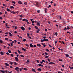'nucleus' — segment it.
<instances>
[{
	"mask_svg": "<svg viewBox=\"0 0 73 73\" xmlns=\"http://www.w3.org/2000/svg\"><path fill=\"white\" fill-rule=\"evenodd\" d=\"M24 10V11H27V8H25Z\"/></svg>",
	"mask_w": 73,
	"mask_h": 73,
	"instance_id": "nucleus-56",
	"label": "nucleus"
},
{
	"mask_svg": "<svg viewBox=\"0 0 73 73\" xmlns=\"http://www.w3.org/2000/svg\"><path fill=\"white\" fill-rule=\"evenodd\" d=\"M58 49H59V50H61L62 51V50H63L62 49H61L59 48Z\"/></svg>",
	"mask_w": 73,
	"mask_h": 73,
	"instance_id": "nucleus-46",
	"label": "nucleus"
},
{
	"mask_svg": "<svg viewBox=\"0 0 73 73\" xmlns=\"http://www.w3.org/2000/svg\"><path fill=\"white\" fill-rule=\"evenodd\" d=\"M6 54H7V55H9H9L10 54H9L8 52H6Z\"/></svg>",
	"mask_w": 73,
	"mask_h": 73,
	"instance_id": "nucleus-32",
	"label": "nucleus"
},
{
	"mask_svg": "<svg viewBox=\"0 0 73 73\" xmlns=\"http://www.w3.org/2000/svg\"><path fill=\"white\" fill-rule=\"evenodd\" d=\"M45 54L46 55H48V53L45 52Z\"/></svg>",
	"mask_w": 73,
	"mask_h": 73,
	"instance_id": "nucleus-57",
	"label": "nucleus"
},
{
	"mask_svg": "<svg viewBox=\"0 0 73 73\" xmlns=\"http://www.w3.org/2000/svg\"><path fill=\"white\" fill-rule=\"evenodd\" d=\"M40 60H36V61L37 62H38V63H39V61Z\"/></svg>",
	"mask_w": 73,
	"mask_h": 73,
	"instance_id": "nucleus-44",
	"label": "nucleus"
},
{
	"mask_svg": "<svg viewBox=\"0 0 73 73\" xmlns=\"http://www.w3.org/2000/svg\"><path fill=\"white\" fill-rule=\"evenodd\" d=\"M24 4L25 5H27V2H25L24 3Z\"/></svg>",
	"mask_w": 73,
	"mask_h": 73,
	"instance_id": "nucleus-39",
	"label": "nucleus"
},
{
	"mask_svg": "<svg viewBox=\"0 0 73 73\" xmlns=\"http://www.w3.org/2000/svg\"><path fill=\"white\" fill-rule=\"evenodd\" d=\"M22 49L23 50H24V51H26V50L24 48H22Z\"/></svg>",
	"mask_w": 73,
	"mask_h": 73,
	"instance_id": "nucleus-20",
	"label": "nucleus"
},
{
	"mask_svg": "<svg viewBox=\"0 0 73 73\" xmlns=\"http://www.w3.org/2000/svg\"><path fill=\"white\" fill-rule=\"evenodd\" d=\"M27 36H29V33L27 34Z\"/></svg>",
	"mask_w": 73,
	"mask_h": 73,
	"instance_id": "nucleus-63",
	"label": "nucleus"
},
{
	"mask_svg": "<svg viewBox=\"0 0 73 73\" xmlns=\"http://www.w3.org/2000/svg\"><path fill=\"white\" fill-rule=\"evenodd\" d=\"M25 20H26V19H23L22 20V21H25Z\"/></svg>",
	"mask_w": 73,
	"mask_h": 73,
	"instance_id": "nucleus-41",
	"label": "nucleus"
},
{
	"mask_svg": "<svg viewBox=\"0 0 73 73\" xmlns=\"http://www.w3.org/2000/svg\"><path fill=\"white\" fill-rule=\"evenodd\" d=\"M8 73V71L7 70H5V73Z\"/></svg>",
	"mask_w": 73,
	"mask_h": 73,
	"instance_id": "nucleus-37",
	"label": "nucleus"
},
{
	"mask_svg": "<svg viewBox=\"0 0 73 73\" xmlns=\"http://www.w3.org/2000/svg\"><path fill=\"white\" fill-rule=\"evenodd\" d=\"M46 51L47 52H49V49H46Z\"/></svg>",
	"mask_w": 73,
	"mask_h": 73,
	"instance_id": "nucleus-60",
	"label": "nucleus"
},
{
	"mask_svg": "<svg viewBox=\"0 0 73 73\" xmlns=\"http://www.w3.org/2000/svg\"><path fill=\"white\" fill-rule=\"evenodd\" d=\"M52 11L53 12H54V11H55V9H52Z\"/></svg>",
	"mask_w": 73,
	"mask_h": 73,
	"instance_id": "nucleus-58",
	"label": "nucleus"
},
{
	"mask_svg": "<svg viewBox=\"0 0 73 73\" xmlns=\"http://www.w3.org/2000/svg\"><path fill=\"white\" fill-rule=\"evenodd\" d=\"M36 7L37 8H38V7H39V6H40V3L39 2H36Z\"/></svg>",
	"mask_w": 73,
	"mask_h": 73,
	"instance_id": "nucleus-1",
	"label": "nucleus"
},
{
	"mask_svg": "<svg viewBox=\"0 0 73 73\" xmlns=\"http://www.w3.org/2000/svg\"><path fill=\"white\" fill-rule=\"evenodd\" d=\"M19 38H21V39H23V38H22V37H21V36H19Z\"/></svg>",
	"mask_w": 73,
	"mask_h": 73,
	"instance_id": "nucleus-51",
	"label": "nucleus"
},
{
	"mask_svg": "<svg viewBox=\"0 0 73 73\" xmlns=\"http://www.w3.org/2000/svg\"><path fill=\"white\" fill-rule=\"evenodd\" d=\"M23 41L24 42H25V41H27V39H24L23 40Z\"/></svg>",
	"mask_w": 73,
	"mask_h": 73,
	"instance_id": "nucleus-36",
	"label": "nucleus"
},
{
	"mask_svg": "<svg viewBox=\"0 0 73 73\" xmlns=\"http://www.w3.org/2000/svg\"><path fill=\"white\" fill-rule=\"evenodd\" d=\"M19 68L18 67H17L15 68V70H17H17H19Z\"/></svg>",
	"mask_w": 73,
	"mask_h": 73,
	"instance_id": "nucleus-5",
	"label": "nucleus"
},
{
	"mask_svg": "<svg viewBox=\"0 0 73 73\" xmlns=\"http://www.w3.org/2000/svg\"><path fill=\"white\" fill-rule=\"evenodd\" d=\"M43 38H44V39H45V38H46V36H43Z\"/></svg>",
	"mask_w": 73,
	"mask_h": 73,
	"instance_id": "nucleus-45",
	"label": "nucleus"
},
{
	"mask_svg": "<svg viewBox=\"0 0 73 73\" xmlns=\"http://www.w3.org/2000/svg\"><path fill=\"white\" fill-rule=\"evenodd\" d=\"M36 25H38L39 26H40V23H38V22H37L36 23Z\"/></svg>",
	"mask_w": 73,
	"mask_h": 73,
	"instance_id": "nucleus-18",
	"label": "nucleus"
},
{
	"mask_svg": "<svg viewBox=\"0 0 73 73\" xmlns=\"http://www.w3.org/2000/svg\"><path fill=\"white\" fill-rule=\"evenodd\" d=\"M30 47H33V46H34L32 45V43H31L30 44Z\"/></svg>",
	"mask_w": 73,
	"mask_h": 73,
	"instance_id": "nucleus-15",
	"label": "nucleus"
},
{
	"mask_svg": "<svg viewBox=\"0 0 73 73\" xmlns=\"http://www.w3.org/2000/svg\"><path fill=\"white\" fill-rule=\"evenodd\" d=\"M47 10V8H44V13H47V11H46V10Z\"/></svg>",
	"mask_w": 73,
	"mask_h": 73,
	"instance_id": "nucleus-7",
	"label": "nucleus"
},
{
	"mask_svg": "<svg viewBox=\"0 0 73 73\" xmlns=\"http://www.w3.org/2000/svg\"><path fill=\"white\" fill-rule=\"evenodd\" d=\"M20 56L21 57H24V56L23 55H21Z\"/></svg>",
	"mask_w": 73,
	"mask_h": 73,
	"instance_id": "nucleus-27",
	"label": "nucleus"
},
{
	"mask_svg": "<svg viewBox=\"0 0 73 73\" xmlns=\"http://www.w3.org/2000/svg\"><path fill=\"white\" fill-rule=\"evenodd\" d=\"M69 68H70V69H73V67H71L70 66H69Z\"/></svg>",
	"mask_w": 73,
	"mask_h": 73,
	"instance_id": "nucleus-28",
	"label": "nucleus"
},
{
	"mask_svg": "<svg viewBox=\"0 0 73 73\" xmlns=\"http://www.w3.org/2000/svg\"><path fill=\"white\" fill-rule=\"evenodd\" d=\"M52 64H53L54 65H55V64H56V63H54L53 62H52Z\"/></svg>",
	"mask_w": 73,
	"mask_h": 73,
	"instance_id": "nucleus-47",
	"label": "nucleus"
},
{
	"mask_svg": "<svg viewBox=\"0 0 73 73\" xmlns=\"http://www.w3.org/2000/svg\"><path fill=\"white\" fill-rule=\"evenodd\" d=\"M63 31H67V28L65 27L64 29H63Z\"/></svg>",
	"mask_w": 73,
	"mask_h": 73,
	"instance_id": "nucleus-19",
	"label": "nucleus"
},
{
	"mask_svg": "<svg viewBox=\"0 0 73 73\" xmlns=\"http://www.w3.org/2000/svg\"><path fill=\"white\" fill-rule=\"evenodd\" d=\"M44 41H48V39H44L43 40Z\"/></svg>",
	"mask_w": 73,
	"mask_h": 73,
	"instance_id": "nucleus-6",
	"label": "nucleus"
},
{
	"mask_svg": "<svg viewBox=\"0 0 73 73\" xmlns=\"http://www.w3.org/2000/svg\"><path fill=\"white\" fill-rule=\"evenodd\" d=\"M48 46H50V47H52V45H51L50 44H48Z\"/></svg>",
	"mask_w": 73,
	"mask_h": 73,
	"instance_id": "nucleus-38",
	"label": "nucleus"
},
{
	"mask_svg": "<svg viewBox=\"0 0 73 73\" xmlns=\"http://www.w3.org/2000/svg\"><path fill=\"white\" fill-rule=\"evenodd\" d=\"M67 29H68V30H69V29H70V28H69V26H67Z\"/></svg>",
	"mask_w": 73,
	"mask_h": 73,
	"instance_id": "nucleus-30",
	"label": "nucleus"
},
{
	"mask_svg": "<svg viewBox=\"0 0 73 73\" xmlns=\"http://www.w3.org/2000/svg\"><path fill=\"white\" fill-rule=\"evenodd\" d=\"M12 2L13 3V4H15V3H16V2L14 1H13Z\"/></svg>",
	"mask_w": 73,
	"mask_h": 73,
	"instance_id": "nucleus-40",
	"label": "nucleus"
},
{
	"mask_svg": "<svg viewBox=\"0 0 73 73\" xmlns=\"http://www.w3.org/2000/svg\"><path fill=\"white\" fill-rule=\"evenodd\" d=\"M37 13H40V10H39L37 11Z\"/></svg>",
	"mask_w": 73,
	"mask_h": 73,
	"instance_id": "nucleus-31",
	"label": "nucleus"
},
{
	"mask_svg": "<svg viewBox=\"0 0 73 73\" xmlns=\"http://www.w3.org/2000/svg\"><path fill=\"white\" fill-rule=\"evenodd\" d=\"M48 57H49V56H46L45 57V58H48Z\"/></svg>",
	"mask_w": 73,
	"mask_h": 73,
	"instance_id": "nucleus-43",
	"label": "nucleus"
},
{
	"mask_svg": "<svg viewBox=\"0 0 73 73\" xmlns=\"http://www.w3.org/2000/svg\"><path fill=\"white\" fill-rule=\"evenodd\" d=\"M8 52H9V53H11L12 52H11V50H8Z\"/></svg>",
	"mask_w": 73,
	"mask_h": 73,
	"instance_id": "nucleus-33",
	"label": "nucleus"
},
{
	"mask_svg": "<svg viewBox=\"0 0 73 73\" xmlns=\"http://www.w3.org/2000/svg\"><path fill=\"white\" fill-rule=\"evenodd\" d=\"M37 70H38V71H40V72H41L42 70L41 68H38Z\"/></svg>",
	"mask_w": 73,
	"mask_h": 73,
	"instance_id": "nucleus-8",
	"label": "nucleus"
},
{
	"mask_svg": "<svg viewBox=\"0 0 73 73\" xmlns=\"http://www.w3.org/2000/svg\"><path fill=\"white\" fill-rule=\"evenodd\" d=\"M27 24H30V23H29V22L28 21H27Z\"/></svg>",
	"mask_w": 73,
	"mask_h": 73,
	"instance_id": "nucleus-59",
	"label": "nucleus"
},
{
	"mask_svg": "<svg viewBox=\"0 0 73 73\" xmlns=\"http://www.w3.org/2000/svg\"><path fill=\"white\" fill-rule=\"evenodd\" d=\"M5 40H9V39L8 38H5Z\"/></svg>",
	"mask_w": 73,
	"mask_h": 73,
	"instance_id": "nucleus-29",
	"label": "nucleus"
},
{
	"mask_svg": "<svg viewBox=\"0 0 73 73\" xmlns=\"http://www.w3.org/2000/svg\"><path fill=\"white\" fill-rule=\"evenodd\" d=\"M14 65H17V63L15 62H14Z\"/></svg>",
	"mask_w": 73,
	"mask_h": 73,
	"instance_id": "nucleus-22",
	"label": "nucleus"
},
{
	"mask_svg": "<svg viewBox=\"0 0 73 73\" xmlns=\"http://www.w3.org/2000/svg\"><path fill=\"white\" fill-rule=\"evenodd\" d=\"M65 56L66 57H69V55L68 54H66Z\"/></svg>",
	"mask_w": 73,
	"mask_h": 73,
	"instance_id": "nucleus-26",
	"label": "nucleus"
},
{
	"mask_svg": "<svg viewBox=\"0 0 73 73\" xmlns=\"http://www.w3.org/2000/svg\"><path fill=\"white\" fill-rule=\"evenodd\" d=\"M58 73H62V72H61V71H58Z\"/></svg>",
	"mask_w": 73,
	"mask_h": 73,
	"instance_id": "nucleus-64",
	"label": "nucleus"
},
{
	"mask_svg": "<svg viewBox=\"0 0 73 73\" xmlns=\"http://www.w3.org/2000/svg\"><path fill=\"white\" fill-rule=\"evenodd\" d=\"M35 29H38V27L37 26H35Z\"/></svg>",
	"mask_w": 73,
	"mask_h": 73,
	"instance_id": "nucleus-24",
	"label": "nucleus"
},
{
	"mask_svg": "<svg viewBox=\"0 0 73 73\" xmlns=\"http://www.w3.org/2000/svg\"><path fill=\"white\" fill-rule=\"evenodd\" d=\"M10 8L11 9H12V8H13V9H14V8H15V7H14L13 6H10Z\"/></svg>",
	"mask_w": 73,
	"mask_h": 73,
	"instance_id": "nucleus-17",
	"label": "nucleus"
},
{
	"mask_svg": "<svg viewBox=\"0 0 73 73\" xmlns=\"http://www.w3.org/2000/svg\"><path fill=\"white\" fill-rule=\"evenodd\" d=\"M18 3L19 4H22V2H21V1H19L18 2Z\"/></svg>",
	"mask_w": 73,
	"mask_h": 73,
	"instance_id": "nucleus-12",
	"label": "nucleus"
},
{
	"mask_svg": "<svg viewBox=\"0 0 73 73\" xmlns=\"http://www.w3.org/2000/svg\"><path fill=\"white\" fill-rule=\"evenodd\" d=\"M11 56H12V57H13V56H14L13 55V54H11Z\"/></svg>",
	"mask_w": 73,
	"mask_h": 73,
	"instance_id": "nucleus-42",
	"label": "nucleus"
},
{
	"mask_svg": "<svg viewBox=\"0 0 73 73\" xmlns=\"http://www.w3.org/2000/svg\"><path fill=\"white\" fill-rule=\"evenodd\" d=\"M38 66H42V67H43L44 66L43 65H42L41 64H38Z\"/></svg>",
	"mask_w": 73,
	"mask_h": 73,
	"instance_id": "nucleus-9",
	"label": "nucleus"
},
{
	"mask_svg": "<svg viewBox=\"0 0 73 73\" xmlns=\"http://www.w3.org/2000/svg\"><path fill=\"white\" fill-rule=\"evenodd\" d=\"M21 29L22 31H25V28L23 27H21Z\"/></svg>",
	"mask_w": 73,
	"mask_h": 73,
	"instance_id": "nucleus-3",
	"label": "nucleus"
},
{
	"mask_svg": "<svg viewBox=\"0 0 73 73\" xmlns=\"http://www.w3.org/2000/svg\"><path fill=\"white\" fill-rule=\"evenodd\" d=\"M7 10L8 12H9L10 11V9L8 8L7 9Z\"/></svg>",
	"mask_w": 73,
	"mask_h": 73,
	"instance_id": "nucleus-23",
	"label": "nucleus"
},
{
	"mask_svg": "<svg viewBox=\"0 0 73 73\" xmlns=\"http://www.w3.org/2000/svg\"><path fill=\"white\" fill-rule=\"evenodd\" d=\"M1 72L2 73H5V72L4 70H1Z\"/></svg>",
	"mask_w": 73,
	"mask_h": 73,
	"instance_id": "nucleus-10",
	"label": "nucleus"
},
{
	"mask_svg": "<svg viewBox=\"0 0 73 73\" xmlns=\"http://www.w3.org/2000/svg\"><path fill=\"white\" fill-rule=\"evenodd\" d=\"M57 35H58V34L56 32L55 33L54 35H56V36H57Z\"/></svg>",
	"mask_w": 73,
	"mask_h": 73,
	"instance_id": "nucleus-35",
	"label": "nucleus"
},
{
	"mask_svg": "<svg viewBox=\"0 0 73 73\" xmlns=\"http://www.w3.org/2000/svg\"><path fill=\"white\" fill-rule=\"evenodd\" d=\"M0 54L1 55H2V56H3L4 54V53L3 52H0Z\"/></svg>",
	"mask_w": 73,
	"mask_h": 73,
	"instance_id": "nucleus-4",
	"label": "nucleus"
},
{
	"mask_svg": "<svg viewBox=\"0 0 73 73\" xmlns=\"http://www.w3.org/2000/svg\"><path fill=\"white\" fill-rule=\"evenodd\" d=\"M42 62H45V61L44 60H42Z\"/></svg>",
	"mask_w": 73,
	"mask_h": 73,
	"instance_id": "nucleus-61",
	"label": "nucleus"
},
{
	"mask_svg": "<svg viewBox=\"0 0 73 73\" xmlns=\"http://www.w3.org/2000/svg\"><path fill=\"white\" fill-rule=\"evenodd\" d=\"M13 62H12L9 63L10 65H13Z\"/></svg>",
	"mask_w": 73,
	"mask_h": 73,
	"instance_id": "nucleus-16",
	"label": "nucleus"
},
{
	"mask_svg": "<svg viewBox=\"0 0 73 73\" xmlns=\"http://www.w3.org/2000/svg\"><path fill=\"white\" fill-rule=\"evenodd\" d=\"M27 68H24V70H27Z\"/></svg>",
	"mask_w": 73,
	"mask_h": 73,
	"instance_id": "nucleus-50",
	"label": "nucleus"
},
{
	"mask_svg": "<svg viewBox=\"0 0 73 73\" xmlns=\"http://www.w3.org/2000/svg\"><path fill=\"white\" fill-rule=\"evenodd\" d=\"M29 38H30L31 39V38H32V37H31V36H28Z\"/></svg>",
	"mask_w": 73,
	"mask_h": 73,
	"instance_id": "nucleus-62",
	"label": "nucleus"
},
{
	"mask_svg": "<svg viewBox=\"0 0 73 73\" xmlns=\"http://www.w3.org/2000/svg\"><path fill=\"white\" fill-rule=\"evenodd\" d=\"M0 42L3 43V40H0Z\"/></svg>",
	"mask_w": 73,
	"mask_h": 73,
	"instance_id": "nucleus-34",
	"label": "nucleus"
},
{
	"mask_svg": "<svg viewBox=\"0 0 73 73\" xmlns=\"http://www.w3.org/2000/svg\"><path fill=\"white\" fill-rule=\"evenodd\" d=\"M32 71H33V72H36V70H35V69L33 68L32 69Z\"/></svg>",
	"mask_w": 73,
	"mask_h": 73,
	"instance_id": "nucleus-25",
	"label": "nucleus"
},
{
	"mask_svg": "<svg viewBox=\"0 0 73 73\" xmlns=\"http://www.w3.org/2000/svg\"><path fill=\"white\" fill-rule=\"evenodd\" d=\"M15 60L16 61H17V62H18L19 61V60H18V58L17 57H16L15 58Z\"/></svg>",
	"mask_w": 73,
	"mask_h": 73,
	"instance_id": "nucleus-2",
	"label": "nucleus"
},
{
	"mask_svg": "<svg viewBox=\"0 0 73 73\" xmlns=\"http://www.w3.org/2000/svg\"><path fill=\"white\" fill-rule=\"evenodd\" d=\"M35 21H32V23H35Z\"/></svg>",
	"mask_w": 73,
	"mask_h": 73,
	"instance_id": "nucleus-55",
	"label": "nucleus"
},
{
	"mask_svg": "<svg viewBox=\"0 0 73 73\" xmlns=\"http://www.w3.org/2000/svg\"><path fill=\"white\" fill-rule=\"evenodd\" d=\"M51 7V5H49L48 7V8H50Z\"/></svg>",
	"mask_w": 73,
	"mask_h": 73,
	"instance_id": "nucleus-48",
	"label": "nucleus"
},
{
	"mask_svg": "<svg viewBox=\"0 0 73 73\" xmlns=\"http://www.w3.org/2000/svg\"><path fill=\"white\" fill-rule=\"evenodd\" d=\"M18 52L19 54H20V50H18Z\"/></svg>",
	"mask_w": 73,
	"mask_h": 73,
	"instance_id": "nucleus-54",
	"label": "nucleus"
},
{
	"mask_svg": "<svg viewBox=\"0 0 73 73\" xmlns=\"http://www.w3.org/2000/svg\"><path fill=\"white\" fill-rule=\"evenodd\" d=\"M12 13L14 14V15H15V14H16V12H15L14 11H13Z\"/></svg>",
	"mask_w": 73,
	"mask_h": 73,
	"instance_id": "nucleus-21",
	"label": "nucleus"
},
{
	"mask_svg": "<svg viewBox=\"0 0 73 73\" xmlns=\"http://www.w3.org/2000/svg\"><path fill=\"white\" fill-rule=\"evenodd\" d=\"M9 34L10 36H13V35L12 34H11V33H9Z\"/></svg>",
	"mask_w": 73,
	"mask_h": 73,
	"instance_id": "nucleus-14",
	"label": "nucleus"
},
{
	"mask_svg": "<svg viewBox=\"0 0 73 73\" xmlns=\"http://www.w3.org/2000/svg\"><path fill=\"white\" fill-rule=\"evenodd\" d=\"M25 21L26 22H27V21H28V20L27 19H26L25 20Z\"/></svg>",
	"mask_w": 73,
	"mask_h": 73,
	"instance_id": "nucleus-49",
	"label": "nucleus"
},
{
	"mask_svg": "<svg viewBox=\"0 0 73 73\" xmlns=\"http://www.w3.org/2000/svg\"><path fill=\"white\" fill-rule=\"evenodd\" d=\"M5 64L6 66H9V64H8L7 63H5Z\"/></svg>",
	"mask_w": 73,
	"mask_h": 73,
	"instance_id": "nucleus-11",
	"label": "nucleus"
},
{
	"mask_svg": "<svg viewBox=\"0 0 73 73\" xmlns=\"http://www.w3.org/2000/svg\"><path fill=\"white\" fill-rule=\"evenodd\" d=\"M14 42H15V43H16V42H17V41L16 40H15L14 41Z\"/></svg>",
	"mask_w": 73,
	"mask_h": 73,
	"instance_id": "nucleus-53",
	"label": "nucleus"
},
{
	"mask_svg": "<svg viewBox=\"0 0 73 73\" xmlns=\"http://www.w3.org/2000/svg\"><path fill=\"white\" fill-rule=\"evenodd\" d=\"M41 42H43V40L41 39Z\"/></svg>",
	"mask_w": 73,
	"mask_h": 73,
	"instance_id": "nucleus-52",
	"label": "nucleus"
},
{
	"mask_svg": "<svg viewBox=\"0 0 73 73\" xmlns=\"http://www.w3.org/2000/svg\"><path fill=\"white\" fill-rule=\"evenodd\" d=\"M37 45L38 46H41V44H37Z\"/></svg>",
	"mask_w": 73,
	"mask_h": 73,
	"instance_id": "nucleus-13",
	"label": "nucleus"
}]
</instances>
